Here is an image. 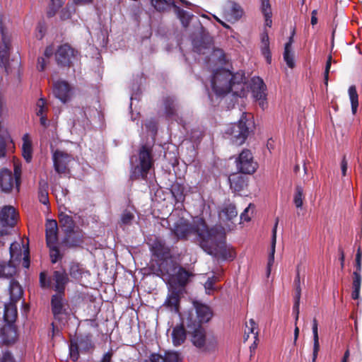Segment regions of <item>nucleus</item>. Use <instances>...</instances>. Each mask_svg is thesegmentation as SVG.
<instances>
[{
  "instance_id": "680f3d73",
  "label": "nucleus",
  "mask_w": 362,
  "mask_h": 362,
  "mask_svg": "<svg viewBox=\"0 0 362 362\" xmlns=\"http://www.w3.org/2000/svg\"><path fill=\"white\" fill-rule=\"evenodd\" d=\"M40 283L42 287H49L52 284L51 279L47 280V276L45 273H41L40 276Z\"/></svg>"
},
{
  "instance_id": "ddd939ff",
  "label": "nucleus",
  "mask_w": 362,
  "mask_h": 362,
  "mask_svg": "<svg viewBox=\"0 0 362 362\" xmlns=\"http://www.w3.org/2000/svg\"><path fill=\"white\" fill-rule=\"evenodd\" d=\"M46 241L47 245H53L57 244L58 227L55 220H47L45 225Z\"/></svg>"
},
{
  "instance_id": "7ed1b4c3",
  "label": "nucleus",
  "mask_w": 362,
  "mask_h": 362,
  "mask_svg": "<svg viewBox=\"0 0 362 362\" xmlns=\"http://www.w3.org/2000/svg\"><path fill=\"white\" fill-rule=\"evenodd\" d=\"M130 163L131 178L145 180L149 170L153 165L151 151L146 146H142L139 150L138 156H132L131 158Z\"/></svg>"
},
{
  "instance_id": "39448f33",
  "label": "nucleus",
  "mask_w": 362,
  "mask_h": 362,
  "mask_svg": "<svg viewBox=\"0 0 362 362\" xmlns=\"http://www.w3.org/2000/svg\"><path fill=\"white\" fill-rule=\"evenodd\" d=\"M252 124L250 115L243 113L237 123L230 124L225 132V136L233 144L240 146L245 143Z\"/></svg>"
},
{
  "instance_id": "58836bf2",
  "label": "nucleus",
  "mask_w": 362,
  "mask_h": 362,
  "mask_svg": "<svg viewBox=\"0 0 362 362\" xmlns=\"http://www.w3.org/2000/svg\"><path fill=\"white\" fill-rule=\"evenodd\" d=\"M252 98L258 105L264 109L267 107L266 92H252Z\"/></svg>"
},
{
  "instance_id": "20e7f679",
  "label": "nucleus",
  "mask_w": 362,
  "mask_h": 362,
  "mask_svg": "<svg viewBox=\"0 0 362 362\" xmlns=\"http://www.w3.org/2000/svg\"><path fill=\"white\" fill-rule=\"evenodd\" d=\"M245 81L243 71L232 74L229 71L223 70L215 73L211 80L212 90H232L235 84H240Z\"/></svg>"
},
{
  "instance_id": "864d4df0",
  "label": "nucleus",
  "mask_w": 362,
  "mask_h": 362,
  "mask_svg": "<svg viewBox=\"0 0 362 362\" xmlns=\"http://www.w3.org/2000/svg\"><path fill=\"white\" fill-rule=\"evenodd\" d=\"M21 248L18 243L15 242L11 244L10 254L12 259L15 258L16 256L18 257L19 255H21Z\"/></svg>"
},
{
  "instance_id": "c85d7f7f",
  "label": "nucleus",
  "mask_w": 362,
  "mask_h": 362,
  "mask_svg": "<svg viewBox=\"0 0 362 362\" xmlns=\"http://www.w3.org/2000/svg\"><path fill=\"white\" fill-rule=\"evenodd\" d=\"M59 223L66 234L72 232L74 229V222L72 218L66 214L59 215Z\"/></svg>"
},
{
  "instance_id": "e2e57ef3",
  "label": "nucleus",
  "mask_w": 362,
  "mask_h": 362,
  "mask_svg": "<svg viewBox=\"0 0 362 362\" xmlns=\"http://www.w3.org/2000/svg\"><path fill=\"white\" fill-rule=\"evenodd\" d=\"M45 33V28L44 25L41 23H39L36 28V33L35 37L38 40H41Z\"/></svg>"
},
{
  "instance_id": "f03ea898",
  "label": "nucleus",
  "mask_w": 362,
  "mask_h": 362,
  "mask_svg": "<svg viewBox=\"0 0 362 362\" xmlns=\"http://www.w3.org/2000/svg\"><path fill=\"white\" fill-rule=\"evenodd\" d=\"M8 21V18L0 14V32L1 33V43L0 45V63L8 74L13 71V69H17L19 67L18 59L9 60L10 52L11 49V36L5 27Z\"/></svg>"
},
{
  "instance_id": "13d9d810",
  "label": "nucleus",
  "mask_w": 362,
  "mask_h": 362,
  "mask_svg": "<svg viewBox=\"0 0 362 362\" xmlns=\"http://www.w3.org/2000/svg\"><path fill=\"white\" fill-rule=\"evenodd\" d=\"M45 104V100L42 98H40L37 103V115H41L42 114H45L46 110Z\"/></svg>"
},
{
  "instance_id": "1a4fd4ad",
  "label": "nucleus",
  "mask_w": 362,
  "mask_h": 362,
  "mask_svg": "<svg viewBox=\"0 0 362 362\" xmlns=\"http://www.w3.org/2000/svg\"><path fill=\"white\" fill-rule=\"evenodd\" d=\"M54 170L59 174L65 173L67 170L68 165L71 161V156L61 151H56L52 156Z\"/></svg>"
},
{
  "instance_id": "c756f323",
  "label": "nucleus",
  "mask_w": 362,
  "mask_h": 362,
  "mask_svg": "<svg viewBox=\"0 0 362 362\" xmlns=\"http://www.w3.org/2000/svg\"><path fill=\"white\" fill-rule=\"evenodd\" d=\"M218 347V339L213 334H208L206 342L202 349L203 352H214Z\"/></svg>"
},
{
  "instance_id": "e433bc0d",
  "label": "nucleus",
  "mask_w": 362,
  "mask_h": 362,
  "mask_svg": "<svg viewBox=\"0 0 362 362\" xmlns=\"http://www.w3.org/2000/svg\"><path fill=\"white\" fill-rule=\"evenodd\" d=\"M16 273V267L11 263L0 264V277H10Z\"/></svg>"
},
{
  "instance_id": "cd10ccee",
  "label": "nucleus",
  "mask_w": 362,
  "mask_h": 362,
  "mask_svg": "<svg viewBox=\"0 0 362 362\" xmlns=\"http://www.w3.org/2000/svg\"><path fill=\"white\" fill-rule=\"evenodd\" d=\"M230 188L235 192L241 191L246 185V182L244 177L239 175H234L228 179Z\"/></svg>"
},
{
  "instance_id": "f257e3e1",
  "label": "nucleus",
  "mask_w": 362,
  "mask_h": 362,
  "mask_svg": "<svg viewBox=\"0 0 362 362\" xmlns=\"http://www.w3.org/2000/svg\"><path fill=\"white\" fill-rule=\"evenodd\" d=\"M174 214L168 218L173 221L171 230L179 239L186 238L191 234L197 235L200 247L208 254L222 260L231 261L235 257L233 248L226 243L224 228L215 226L209 228L204 220L200 217L193 218L192 224L184 218L175 221Z\"/></svg>"
},
{
  "instance_id": "b1692460",
  "label": "nucleus",
  "mask_w": 362,
  "mask_h": 362,
  "mask_svg": "<svg viewBox=\"0 0 362 362\" xmlns=\"http://www.w3.org/2000/svg\"><path fill=\"white\" fill-rule=\"evenodd\" d=\"M17 317V308L16 305V302L10 301V303L5 305L4 307V320L8 323L11 324L15 322Z\"/></svg>"
},
{
  "instance_id": "4be33fe9",
  "label": "nucleus",
  "mask_w": 362,
  "mask_h": 362,
  "mask_svg": "<svg viewBox=\"0 0 362 362\" xmlns=\"http://www.w3.org/2000/svg\"><path fill=\"white\" fill-rule=\"evenodd\" d=\"M207 335L208 334H206L204 329L201 327L195 329L192 332L191 339L193 345L202 351L206 342Z\"/></svg>"
},
{
  "instance_id": "338daca9",
  "label": "nucleus",
  "mask_w": 362,
  "mask_h": 362,
  "mask_svg": "<svg viewBox=\"0 0 362 362\" xmlns=\"http://www.w3.org/2000/svg\"><path fill=\"white\" fill-rule=\"evenodd\" d=\"M39 199L40 202L43 204H47L48 203V196L47 192L46 191H43L42 189L40 190Z\"/></svg>"
},
{
  "instance_id": "0e129e2a",
  "label": "nucleus",
  "mask_w": 362,
  "mask_h": 362,
  "mask_svg": "<svg viewBox=\"0 0 362 362\" xmlns=\"http://www.w3.org/2000/svg\"><path fill=\"white\" fill-rule=\"evenodd\" d=\"M230 4H231V8H232L233 11L234 12V14L235 15V16L237 18L241 16L242 11L240 9V6L235 2H231Z\"/></svg>"
},
{
  "instance_id": "052dcab7",
  "label": "nucleus",
  "mask_w": 362,
  "mask_h": 362,
  "mask_svg": "<svg viewBox=\"0 0 362 362\" xmlns=\"http://www.w3.org/2000/svg\"><path fill=\"white\" fill-rule=\"evenodd\" d=\"M14 177L16 180V183H18V180L20 179L21 175V165L18 163V161H14Z\"/></svg>"
},
{
  "instance_id": "3c124183",
  "label": "nucleus",
  "mask_w": 362,
  "mask_h": 362,
  "mask_svg": "<svg viewBox=\"0 0 362 362\" xmlns=\"http://www.w3.org/2000/svg\"><path fill=\"white\" fill-rule=\"evenodd\" d=\"M69 274L71 277L78 279L82 274V269L78 264H73L70 267Z\"/></svg>"
},
{
  "instance_id": "774afa93",
  "label": "nucleus",
  "mask_w": 362,
  "mask_h": 362,
  "mask_svg": "<svg viewBox=\"0 0 362 362\" xmlns=\"http://www.w3.org/2000/svg\"><path fill=\"white\" fill-rule=\"evenodd\" d=\"M47 64L46 59L43 57H39L37 60V68L39 71H43Z\"/></svg>"
},
{
  "instance_id": "2eb2a0df",
  "label": "nucleus",
  "mask_w": 362,
  "mask_h": 362,
  "mask_svg": "<svg viewBox=\"0 0 362 362\" xmlns=\"http://www.w3.org/2000/svg\"><path fill=\"white\" fill-rule=\"evenodd\" d=\"M54 290L58 293H64L65 286L69 281L68 276L64 270L55 271L53 273L52 279Z\"/></svg>"
},
{
  "instance_id": "dca6fc26",
  "label": "nucleus",
  "mask_w": 362,
  "mask_h": 362,
  "mask_svg": "<svg viewBox=\"0 0 362 362\" xmlns=\"http://www.w3.org/2000/svg\"><path fill=\"white\" fill-rule=\"evenodd\" d=\"M198 320L200 322H208L213 317V312L207 305L196 302L194 303Z\"/></svg>"
},
{
  "instance_id": "49530a36",
  "label": "nucleus",
  "mask_w": 362,
  "mask_h": 362,
  "mask_svg": "<svg viewBox=\"0 0 362 362\" xmlns=\"http://www.w3.org/2000/svg\"><path fill=\"white\" fill-rule=\"evenodd\" d=\"M349 93L351 105V112L354 115H355L357 112V108L358 105V95L357 94V92H349Z\"/></svg>"
},
{
  "instance_id": "5fc2aeb1",
  "label": "nucleus",
  "mask_w": 362,
  "mask_h": 362,
  "mask_svg": "<svg viewBox=\"0 0 362 362\" xmlns=\"http://www.w3.org/2000/svg\"><path fill=\"white\" fill-rule=\"evenodd\" d=\"M362 269V257H361L360 253L356 255V271L353 273V278H355V274H357L358 276L361 275Z\"/></svg>"
},
{
  "instance_id": "a19ab883",
  "label": "nucleus",
  "mask_w": 362,
  "mask_h": 362,
  "mask_svg": "<svg viewBox=\"0 0 362 362\" xmlns=\"http://www.w3.org/2000/svg\"><path fill=\"white\" fill-rule=\"evenodd\" d=\"M134 219V214L132 211L126 209L121 215V223L123 225H130Z\"/></svg>"
},
{
  "instance_id": "c03bdc74",
  "label": "nucleus",
  "mask_w": 362,
  "mask_h": 362,
  "mask_svg": "<svg viewBox=\"0 0 362 362\" xmlns=\"http://www.w3.org/2000/svg\"><path fill=\"white\" fill-rule=\"evenodd\" d=\"M55 98L58 99L62 103L65 104L71 100V92H52Z\"/></svg>"
},
{
  "instance_id": "ea45409f",
  "label": "nucleus",
  "mask_w": 362,
  "mask_h": 362,
  "mask_svg": "<svg viewBox=\"0 0 362 362\" xmlns=\"http://www.w3.org/2000/svg\"><path fill=\"white\" fill-rule=\"evenodd\" d=\"M251 90H264L265 85L263 80L259 77H253L250 82Z\"/></svg>"
},
{
  "instance_id": "7c9ffc66",
  "label": "nucleus",
  "mask_w": 362,
  "mask_h": 362,
  "mask_svg": "<svg viewBox=\"0 0 362 362\" xmlns=\"http://www.w3.org/2000/svg\"><path fill=\"white\" fill-rule=\"evenodd\" d=\"M52 312L55 317L62 313L63 303L61 293L54 295L52 298Z\"/></svg>"
},
{
  "instance_id": "f704fd0d",
  "label": "nucleus",
  "mask_w": 362,
  "mask_h": 362,
  "mask_svg": "<svg viewBox=\"0 0 362 362\" xmlns=\"http://www.w3.org/2000/svg\"><path fill=\"white\" fill-rule=\"evenodd\" d=\"M304 199H305V196H304V190H303V187L299 186V185L296 186L294 197H293V202H294L295 206L297 208H301L303 204Z\"/></svg>"
},
{
  "instance_id": "393cba45",
  "label": "nucleus",
  "mask_w": 362,
  "mask_h": 362,
  "mask_svg": "<svg viewBox=\"0 0 362 362\" xmlns=\"http://www.w3.org/2000/svg\"><path fill=\"white\" fill-rule=\"evenodd\" d=\"M64 243L70 247L79 245L83 242L81 231L74 230L66 234L64 240Z\"/></svg>"
},
{
  "instance_id": "79ce46f5",
  "label": "nucleus",
  "mask_w": 362,
  "mask_h": 362,
  "mask_svg": "<svg viewBox=\"0 0 362 362\" xmlns=\"http://www.w3.org/2000/svg\"><path fill=\"white\" fill-rule=\"evenodd\" d=\"M219 281L218 277L216 276H213L209 277L207 281L204 284V288L206 290V293L208 295H211L213 291L215 290L214 284L216 281Z\"/></svg>"
},
{
  "instance_id": "5701e85b",
  "label": "nucleus",
  "mask_w": 362,
  "mask_h": 362,
  "mask_svg": "<svg viewBox=\"0 0 362 362\" xmlns=\"http://www.w3.org/2000/svg\"><path fill=\"white\" fill-rule=\"evenodd\" d=\"M279 219L276 218V223L272 229V242H271V248L269 255L268 264H267V272H270L271 267L274 262V254H275V248L276 243V230L278 226Z\"/></svg>"
},
{
  "instance_id": "6ab92c4d",
  "label": "nucleus",
  "mask_w": 362,
  "mask_h": 362,
  "mask_svg": "<svg viewBox=\"0 0 362 362\" xmlns=\"http://www.w3.org/2000/svg\"><path fill=\"white\" fill-rule=\"evenodd\" d=\"M238 92H209V98L212 103L215 105L216 102L220 103L221 102H226L228 100H236L238 97Z\"/></svg>"
},
{
  "instance_id": "6e6552de",
  "label": "nucleus",
  "mask_w": 362,
  "mask_h": 362,
  "mask_svg": "<svg viewBox=\"0 0 362 362\" xmlns=\"http://www.w3.org/2000/svg\"><path fill=\"white\" fill-rule=\"evenodd\" d=\"M78 52L68 44L61 45L56 52L57 63L62 66H70L76 59Z\"/></svg>"
},
{
  "instance_id": "a211bd4d",
  "label": "nucleus",
  "mask_w": 362,
  "mask_h": 362,
  "mask_svg": "<svg viewBox=\"0 0 362 362\" xmlns=\"http://www.w3.org/2000/svg\"><path fill=\"white\" fill-rule=\"evenodd\" d=\"M165 116L170 120H175L179 123L182 122V119L179 117L177 105L175 101L170 98H166L163 101Z\"/></svg>"
},
{
  "instance_id": "bf43d9fd",
  "label": "nucleus",
  "mask_w": 362,
  "mask_h": 362,
  "mask_svg": "<svg viewBox=\"0 0 362 362\" xmlns=\"http://www.w3.org/2000/svg\"><path fill=\"white\" fill-rule=\"evenodd\" d=\"M63 4L62 0H51V4H52V9H54V11H48L47 14L49 17L54 15L55 10L59 8L62 6Z\"/></svg>"
},
{
  "instance_id": "412c9836",
  "label": "nucleus",
  "mask_w": 362,
  "mask_h": 362,
  "mask_svg": "<svg viewBox=\"0 0 362 362\" xmlns=\"http://www.w3.org/2000/svg\"><path fill=\"white\" fill-rule=\"evenodd\" d=\"M238 211L235 206L232 204H228L223 206L221 211L219 212V218L222 221H232L236 218Z\"/></svg>"
},
{
  "instance_id": "f3484780",
  "label": "nucleus",
  "mask_w": 362,
  "mask_h": 362,
  "mask_svg": "<svg viewBox=\"0 0 362 362\" xmlns=\"http://www.w3.org/2000/svg\"><path fill=\"white\" fill-rule=\"evenodd\" d=\"M187 332L182 325H178L173 327L171 331V339L173 346H179L186 340Z\"/></svg>"
},
{
  "instance_id": "473e14b6",
  "label": "nucleus",
  "mask_w": 362,
  "mask_h": 362,
  "mask_svg": "<svg viewBox=\"0 0 362 362\" xmlns=\"http://www.w3.org/2000/svg\"><path fill=\"white\" fill-rule=\"evenodd\" d=\"M361 276H358L357 274H355V278H353L352 282V293L351 297L353 299L356 300L360 297V290L361 286Z\"/></svg>"
},
{
  "instance_id": "4c0bfd02",
  "label": "nucleus",
  "mask_w": 362,
  "mask_h": 362,
  "mask_svg": "<svg viewBox=\"0 0 362 362\" xmlns=\"http://www.w3.org/2000/svg\"><path fill=\"white\" fill-rule=\"evenodd\" d=\"M52 83L53 90H71V87L66 81L52 78Z\"/></svg>"
},
{
  "instance_id": "4d7b16f0",
  "label": "nucleus",
  "mask_w": 362,
  "mask_h": 362,
  "mask_svg": "<svg viewBox=\"0 0 362 362\" xmlns=\"http://www.w3.org/2000/svg\"><path fill=\"white\" fill-rule=\"evenodd\" d=\"M145 127L147 131L150 132L152 134L156 132V122L154 119H150L146 121Z\"/></svg>"
},
{
  "instance_id": "0eeeda50",
  "label": "nucleus",
  "mask_w": 362,
  "mask_h": 362,
  "mask_svg": "<svg viewBox=\"0 0 362 362\" xmlns=\"http://www.w3.org/2000/svg\"><path fill=\"white\" fill-rule=\"evenodd\" d=\"M238 170L244 174H252L257 168V164L253 160L251 151L248 149L243 150L236 160Z\"/></svg>"
},
{
  "instance_id": "c9c22d12",
  "label": "nucleus",
  "mask_w": 362,
  "mask_h": 362,
  "mask_svg": "<svg viewBox=\"0 0 362 362\" xmlns=\"http://www.w3.org/2000/svg\"><path fill=\"white\" fill-rule=\"evenodd\" d=\"M172 6H173L175 13H176L177 17L180 19L182 25L184 26H187V24L189 23V21L190 19L189 14L187 11L181 9L179 6L175 5L173 2L172 4Z\"/></svg>"
},
{
  "instance_id": "9b49d317",
  "label": "nucleus",
  "mask_w": 362,
  "mask_h": 362,
  "mask_svg": "<svg viewBox=\"0 0 362 362\" xmlns=\"http://www.w3.org/2000/svg\"><path fill=\"white\" fill-rule=\"evenodd\" d=\"M93 348V343L90 337L86 336L84 337H81L77 340V341H71L70 346V354L71 358L74 360L77 359V356L74 354V351H78V350L83 351H88Z\"/></svg>"
},
{
  "instance_id": "09e8293b",
  "label": "nucleus",
  "mask_w": 362,
  "mask_h": 362,
  "mask_svg": "<svg viewBox=\"0 0 362 362\" xmlns=\"http://www.w3.org/2000/svg\"><path fill=\"white\" fill-rule=\"evenodd\" d=\"M246 330L245 334H247V337L245 338V340H247L249 337V334L252 333L255 335L256 332H258L257 331V326L253 319H250L248 322V323L246 324Z\"/></svg>"
},
{
  "instance_id": "423d86ee",
  "label": "nucleus",
  "mask_w": 362,
  "mask_h": 362,
  "mask_svg": "<svg viewBox=\"0 0 362 362\" xmlns=\"http://www.w3.org/2000/svg\"><path fill=\"white\" fill-rule=\"evenodd\" d=\"M18 214L11 206H4L0 210V223L3 227L0 229V237L8 234V228H13L17 223Z\"/></svg>"
},
{
  "instance_id": "9d476101",
  "label": "nucleus",
  "mask_w": 362,
  "mask_h": 362,
  "mask_svg": "<svg viewBox=\"0 0 362 362\" xmlns=\"http://www.w3.org/2000/svg\"><path fill=\"white\" fill-rule=\"evenodd\" d=\"M193 276V274L185 269L178 267L174 268V273L170 278L172 284L179 286H185L189 281V279Z\"/></svg>"
},
{
  "instance_id": "bb28decb",
  "label": "nucleus",
  "mask_w": 362,
  "mask_h": 362,
  "mask_svg": "<svg viewBox=\"0 0 362 362\" xmlns=\"http://www.w3.org/2000/svg\"><path fill=\"white\" fill-rule=\"evenodd\" d=\"M10 300L18 301L22 296L23 290L21 285L16 281L11 280L9 286Z\"/></svg>"
},
{
  "instance_id": "4468645a",
  "label": "nucleus",
  "mask_w": 362,
  "mask_h": 362,
  "mask_svg": "<svg viewBox=\"0 0 362 362\" xmlns=\"http://www.w3.org/2000/svg\"><path fill=\"white\" fill-rule=\"evenodd\" d=\"M16 183L11 172L7 169H3L0 172V187L4 192H9Z\"/></svg>"
},
{
  "instance_id": "a878e982",
  "label": "nucleus",
  "mask_w": 362,
  "mask_h": 362,
  "mask_svg": "<svg viewBox=\"0 0 362 362\" xmlns=\"http://www.w3.org/2000/svg\"><path fill=\"white\" fill-rule=\"evenodd\" d=\"M312 331L313 335V362H315L317 358L318 352L320 350L319 336L317 322L316 319L313 321Z\"/></svg>"
},
{
  "instance_id": "69168bd1",
  "label": "nucleus",
  "mask_w": 362,
  "mask_h": 362,
  "mask_svg": "<svg viewBox=\"0 0 362 362\" xmlns=\"http://www.w3.org/2000/svg\"><path fill=\"white\" fill-rule=\"evenodd\" d=\"M194 48L197 52H198L199 54H205L207 53V52H206L205 50L206 49L209 50L211 49V47L210 46L206 47V46H202V45H197V43L195 42Z\"/></svg>"
},
{
  "instance_id": "8fccbe9b",
  "label": "nucleus",
  "mask_w": 362,
  "mask_h": 362,
  "mask_svg": "<svg viewBox=\"0 0 362 362\" xmlns=\"http://www.w3.org/2000/svg\"><path fill=\"white\" fill-rule=\"evenodd\" d=\"M153 250L157 255H164L167 251V248L165 247L164 243L160 240H157L154 243Z\"/></svg>"
},
{
  "instance_id": "72a5a7b5",
  "label": "nucleus",
  "mask_w": 362,
  "mask_h": 362,
  "mask_svg": "<svg viewBox=\"0 0 362 362\" xmlns=\"http://www.w3.org/2000/svg\"><path fill=\"white\" fill-rule=\"evenodd\" d=\"M262 52L267 61L270 63L271 53L269 51V36L267 33H263L262 36Z\"/></svg>"
},
{
  "instance_id": "603ef678",
  "label": "nucleus",
  "mask_w": 362,
  "mask_h": 362,
  "mask_svg": "<svg viewBox=\"0 0 362 362\" xmlns=\"http://www.w3.org/2000/svg\"><path fill=\"white\" fill-rule=\"evenodd\" d=\"M0 362H15V360L8 350H1L0 352Z\"/></svg>"
},
{
  "instance_id": "2f4dec72",
  "label": "nucleus",
  "mask_w": 362,
  "mask_h": 362,
  "mask_svg": "<svg viewBox=\"0 0 362 362\" xmlns=\"http://www.w3.org/2000/svg\"><path fill=\"white\" fill-rule=\"evenodd\" d=\"M292 37H290L289 41L286 43L284 52V59L287 65L293 68L294 65L293 54L291 52Z\"/></svg>"
},
{
  "instance_id": "a18cd8bd",
  "label": "nucleus",
  "mask_w": 362,
  "mask_h": 362,
  "mask_svg": "<svg viewBox=\"0 0 362 362\" xmlns=\"http://www.w3.org/2000/svg\"><path fill=\"white\" fill-rule=\"evenodd\" d=\"M179 303V296L177 293H173L169 295L165 300V304L171 308L177 309Z\"/></svg>"
},
{
  "instance_id": "de8ad7c7",
  "label": "nucleus",
  "mask_w": 362,
  "mask_h": 362,
  "mask_svg": "<svg viewBox=\"0 0 362 362\" xmlns=\"http://www.w3.org/2000/svg\"><path fill=\"white\" fill-rule=\"evenodd\" d=\"M47 246L49 248L51 262L54 264L60 258V254L57 248V244H53V245Z\"/></svg>"
},
{
  "instance_id": "f8f14e48",
  "label": "nucleus",
  "mask_w": 362,
  "mask_h": 362,
  "mask_svg": "<svg viewBox=\"0 0 362 362\" xmlns=\"http://www.w3.org/2000/svg\"><path fill=\"white\" fill-rule=\"evenodd\" d=\"M152 362H180L182 358L177 351H168L164 354H152L150 356Z\"/></svg>"
},
{
  "instance_id": "37998d69",
  "label": "nucleus",
  "mask_w": 362,
  "mask_h": 362,
  "mask_svg": "<svg viewBox=\"0 0 362 362\" xmlns=\"http://www.w3.org/2000/svg\"><path fill=\"white\" fill-rule=\"evenodd\" d=\"M172 4L166 0H151L152 6L158 11L165 10Z\"/></svg>"
},
{
  "instance_id": "6e6d98bb",
  "label": "nucleus",
  "mask_w": 362,
  "mask_h": 362,
  "mask_svg": "<svg viewBox=\"0 0 362 362\" xmlns=\"http://www.w3.org/2000/svg\"><path fill=\"white\" fill-rule=\"evenodd\" d=\"M254 206L250 204L247 208L245 209L244 211L240 214V219L243 221H249L250 220V213L252 214V209Z\"/></svg>"
},
{
  "instance_id": "aec40b11",
  "label": "nucleus",
  "mask_w": 362,
  "mask_h": 362,
  "mask_svg": "<svg viewBox=\"0 0 362 362\" xmlns=\"http://www.w3.org/2000/svg\"><path fill=\"white\" fill-rule=\"evenodd\" d=\"M22 155L26 162L30 163L33 158V141L28 133L23 134L22 137Z\"/></svg>"
}]
</instances>
